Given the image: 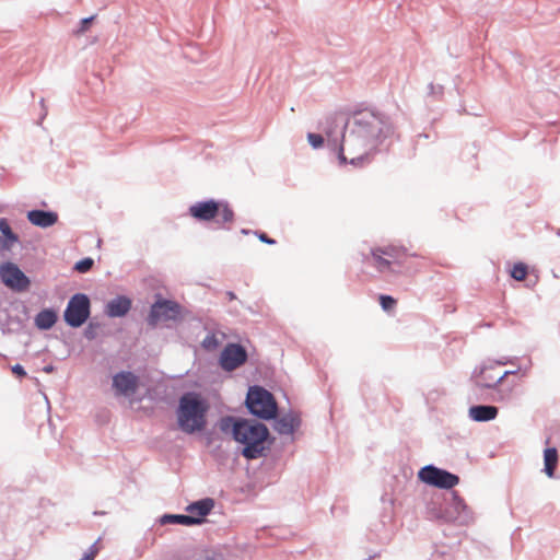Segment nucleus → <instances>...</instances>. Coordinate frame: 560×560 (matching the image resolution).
Listing matches in <instances>:
<instances>
[{
    "label": "nucleus",
    "mask_w": 560,
    "mask_h": 560,
    "mask_svg": "<svg viewBox=\"0 0 560 560\" xmlns=\"http://www.w3.org/2000/svg\"><path fill=\"white\" fill-rule=\"evenodd\" d=\"M395 135L396 128L388 115L368 108L353 112L342 126V141L351 155L348 164L362 166Z\"/></svg>",
    "instance_id": "nucleus-1"
},
{
    "label": "nucleus",
    "mask_w": 560,
    "mask_h": 560,
    "mask_svg": "<svg viewBox=\"0 0 560 560\" xmlns=\"http://www.w3.org/2000/svg\"><path fill=\"white\" fill-rule=\"evenodd\" d=\"M219 429L242 445L241 455L247 460L266 457L275 443L268 427L256 419L224 416L219 420Z\"/></svg>",
    "instance_id": "nucleus-2"
},
{
    "label": "nucleus",
    "mask_w": 560,
    "mask_h": 560,
    "mask_svg": "<svg viewBox=\"0 0 560 560\" xmlns=\"http://www.w3.org/2000/svg\"><path fill=\"white\" fill-rule=\"evenodd\" d=\"M208 411L209 402L200 393L195 390L183 393L176 408L178 429L186 434L203 431Z\"/></svg>",
    "instance_id": "nucleus-3"
},
{
    "label": "nucleus",
    "mask_w": 560,
    "mask_h": 560,
    "mask_svg": "<svg viewBox=\"0 0 560 560\" xmlns=\"http://www.w3.org/2000/svg\"><path fill=\"white\" fill-rule=\"evenodd\" d=\"M492 365L476 368L471 374V394L477 400H489L492 402L505 404L512 398V388L501 386L500 375L493 373Z\"/></svg>",
    "instance_id": "nucleus-4"
},
{
    "label": "nucleus",
    "mask_w": 560,
    "mask_h": 560,
    "mask_svg": "<svg viewBox=\"0 0 560 560\" xmlns=\"http://www.w3.org/2000/svg\"><path fill=\"white\" fill-rule=\"evenodd\" d=\"M373 267L382 275L400 276L411 270L408 264L409 257H416V254H409L402 246L387 245L371 249Z\"/></svg>",
    "instance_id": "nucleus-5"
},
{
    "label": "nucleus",
    "mask_w": 560,
    "mask_h": 560,
    "mask_svg": "<svg viewBox=\"0 0 560 560\" xmlns=\"http://www.w3.org/2000/svg\"><path fill=\"white\" fill-rule=\"evenodd\" d=\"M247 412L256 420L271 421L278 413V402L273 394L261 385H252L245 397Z\"/></svg>",
    "instance_id": "nucleus-6"
},
{
    "label": "nucleus",
    "mask_w": 560,
    "mask_h": 560,
    "mask_svg": "<svg viewBox=\"0 0 560 560\" xmlns=\"http://www.w3.org/2000/svg\"><path fill=\"white\" fill-rule=\"evenodd\" d=\"M188 213L197 221L214 220L220 228L234 220V211L224 199H205L189 206Z\"/></svg>",
    "instance_id": "nucleus-7"
},
{
    "label": "nucleus",
    "mask_w": 560,
    "mask_h": 560,
    "mask_svg": "<svg viewBox=\"0 0 560 560\" xmlns=\"http://www.w3.org/2000/svg\"><path fill=\"white\" fill-rule=\"evenodd\" d=\"M183 319V306L174 300L163 298L162 294L154 295V302L150 306L147 316L148 326L154 328L161 322L178 323Z\"/></svg>",
    "instance_id": "nucleus-8"
},
{
    "label": "nucleus",
    "mask_w": 560,
    "mask_h": 560,
    "mask_svg": "<svg viewBox=\"0 0 560 560\" xmlns=\"http://www.w3.org/2000/svg\"><path fill=\"white\" fill-rule=\"evenodd\" d=\"M91 315V300L85 293L73 294L63 311V320L71 328H79Z\"/></svg>",
    "instance_id": "nucleus-9"
},
{
    "label": "nucleus",
    "mask_w": 560,
    "mask_h": 560,
    "mask_svg": "<svg viewBox=\"0 0 560 560\" xmlns=\"http://www.w3.org/2000/svg\"><path fill=\"white\" fill-rule=\"evenodd\" d=\"M421 482L444 490H451L459 483V477L433 464L425 465L418 471Z\"/></svg>",
    "instance_id": "nucleus-10"
},
{
    "label": "nucleus",
    "mask_w": 560,
    "mask_h": 560,
    "mask_svg": "<svg viewBox=\"0 0 560 560\" xmlns=\"http://www.w3.org/2000/svg\"><path fill=\"white\" fill-rule=\"evenodd\" d=\"M474 520L470 508L457 491H452L450 499L445 501L444 523H454L460 526L468 525Z\"/></svg>",
    "instance_id": "nucleus-11"
},
{
    "label": "nucleus",
    "mask_w": 560,
    "mask_h": 560,
    "mask_svg": "<svg viewBox=\"0 0 560 560\" xmlns=\"http://www.w3.org/2000/svg\"><path fill=\"white\" fill-rule=\"evenodd\" d=\"M0 280L13 292H25L31 287L30 277L12 261H4L0 265Z\"/></svg>",
    "instance_id": "nucleus-12"
},
{
    "label": "nucleus",
    "mask_w": 560,
    "mask_h": 560,
    "mask_svg": "<svg viewBox=\"0 0 560 560\" xmlns=\"http://www.w3.org/2000/svg\"><path fill=\"white\" fill-rule=\"evenodd\" d=\"M345 121L338 118L328 117L324 132L327 139V145L337 153V159L340 165L348 164V156L346 155V143L342 141V126Z\"/></svg>",
    "instance_id": "nucleus-13"
},
{
    "label": "nucleus",
    "mask_w": 560,
    "mask_h": 560,
    "mask_svg": "<svg viewBox=\"0 0 560 560\" xmlns=\"http://www.w3.org/2000/svg\"><path fill=\"white\" fill-rule=\"evenodd\" d=\"M370 532L372 537L381 544H387L392 540L396 532L392 505L385 506L378 518L371 523Z\"/></svg>",
    "instance_id": "nucleus-14"
},
{
    "label": "nucleus",
    "mask_w": 560,
    "mask_h": 560,
    "mask_svg": "<svg viewBox=\"0 0 560 560\" xmlns=\"http://www.w3.org/2000/svg\"><path fill=\"white\" fill-rule=\"evenodd\" d=\"M248 359L244 346L236 342H229L220 353L219 364L222 370L232 372L243 365Z\"/></svg>",
    "instance_id": "nucleus-15"
},
{
    "label": "nucleus",
    "mask_w": 560,
    "mask_h": 560,
    "mask_svg": "<svg viewBox=\"0 0 560 560\" xmlns=\"http://www.w3.org/2000/svg\"><path fill=\"white\" fill-rule=\"evenodd\" d=\"M112 386L116 395L129 397L139 388V377L131 371H119L113 375Z\"/></svg>",
    "instance_id": "nucleus-16"
},
{
    "label": "nucleus",
    "mask_w": 560,
    "mask_h": 560,
    "mask_svg": "<svg viewBox=\"0 0 560 560\" xmlns=\"http://www.w3.org/2000/svg\"><path fill=\"white\" fill-rule=\"evenodd\" d=\"M273 430L277 431L280 435H290L293 434L301 425V418L298 413L293 411H289L282 416L277 413L275 419H271Z\"/></svg>",
    "instance_id": "nucleus-17"
},
{
    "label": "nucleus",
    "mask_w": 560,
    "mask_h": 560,
    "mask_svg": "<svg viewBox=\"0 0 560 560\" xmlns=\"http://www.w3.org/2000/svg\"><path fill=\"white\" fill-rule=\"evenodd\" d=\"M214 499L212 498H202L197 501H194L189 503L186 506V512H188V515L192 516L196 521L194 522L195 525H201L206 522V517L211 513V511L214 508Z\"/></svg>",
    "instance_id": "nucleus-18"
},
{
    "label": "nucleus",
    "mask_w": 560,
    "mask_h": 560,
    "mask_svg": "<svg viewBox=\"0 0 560 560\" xmlns=\"http://www.w3.org/2000/svg\"><path fill=\"white\" fill-rule=\"evenodd\" d=\"M131 307L132 300L127 295L120 294L106 303L104 313L109 318H120L125 317Z\"/></svg>",
    "instance_id": "nucleus-19"
},
{
    "label": "nucleus",
    "mask_w": 560,
    "mask_h": 560,
    "mask_svg": "<svg viewBox=\"0 0 560 560\" xmlns=\"http://www.w3.org/2000/svg\"><path fill=\"white\" fill-rule=\"evenodd\" d=\"M26 219L37 228L47 229L58 222V213L52 210L32 209L26 212Z\"/></svg>",
    "instance_id": "nucleus-20"
},
{
    "label": "nucleus",
    "mask_w": 560,
    "mask_h": 560,
    "mask_svg": "<svg viewBox=\"0 0 560 560\" xmlns=\"http://www.w3.org/2000/svg\"><path fill=\"white\" fill-rule=\"evenodd\" d=\"M499 415L498 407L487 404L472 405L468 409V417L474 422H489Z\"/></svg>",
    "instance_id": "nucleus-21"
},
{
    "label": "nucleus",
    "mask_w": 560,
    "mask_h": 560,
    "mask_svg": "<svg viewBox=\"0 0 560 560\" xmlns=\"http://www.w3.org/2000/svg\"><path fill=\"white\" fill-rule=\"evenodd\" d=\"M0 249L10 250L15 243L20 242L19 235L13 232L5 218H0Z\"/></svg>",
    "instance_id": "nucleus-22"
},
{
    "label": "nucleus",
    "mask_w": 560,
    "mask_h": 560,
    "mask_svg": "<svg viewBox=\"0 0 560 560\" xmlns=\"http://www.w3.org/2000/svg\"><path fill=\"white\" fill-rule=\"evenodd\" d=\"M58 320V313L52 307L43 308L39 311L35 318L34 325L39 330L51 329Z\"/></svg>",
    "instance_id": "nucleus-23"
},
{
    "label": "nucleus",
    "mask_w": 560,
    "mask_h": 560,
    "mask_svg": "<svg viewBox=\"0 0 560 560\" xmlns=\"http://www.w3.org/2000/svg\"><path fill=\"white\" fill-rule=\"evenodd\" d=\"M559 455L555 446L546 447L544 450V468L542 471L549 478H556V468L558 466Z\"/></svg>",
    "instance_id": "nucleus-24"
},
{
    "label": "nucleus",
    "mask_w": 560,
    "mask_h": 560,
    "mask_svg": "<svg viewBox=\"0 0 560 560\" xmlns=\"http://www.w3.org/2000/svg\"><path fill=\"white\" fill-rule=\"evenodd\" d=\"M196 520L192 518V516L188 514H171L165 513L160 516L159 523L161 525H168V524H178L184 526H194V522Z\"/></svg>",
    "instance_id": "nucleus-25"
},
{
    "label": "nucleus",
    "mask_w": 560,
    "mask_h": 560,
    "mask_svg": "<svg viewBox=\"0 0 560 560\" xmlns=\"http://www.w3.org/2000/svg\"><path fill=\"white\" fill-rule=\"evenodd\" d=\"M425 515L429 520L444 522V508L440 499H431L425 505Z\"/></svg>",
    "instance_id": "nucleus-26"
},
{
    "label": "nucleus",
    "mask_w": 560,
    "mask_h": 560,
    "mask_svg": "<svg viewBox=\"0 0 560 560\" xmlns=\"http://www.w3.org/2000/svg\"><path fill=\"white\" fill-rule=\"evenodd\" d=\"M528 273V266L525 262H515L510 271L511 278L516 281H523Z\"/></svg>",
    "instance_id": "nucleus-27"
},
{
    "label": "nucleus",
    "mask_w": 560,
    "mask_h": 560,
    "mask_svg": "<svg viewBox=\"0 0 560 560\" xmlns=\"http://www.w3.org/2000/svg\"><path fill=\"white\" fill-rule=\"evenodd\" d=\"M93 266H94L93 258L84 257L74 264L73 270L79 273H86L92 269Z\"/></svg>",
    "instance_id": "nucleus-28"
},
{
    "label": "nucleus",
    "mask_w": 560,
    "mask_h": 560,
    "mask_svg": "<svg viewBox=\"0 0 560 560\" xmlns=\"http://www.w3.org/2000/svg\"><path fill=\"white\" fill-rule=\"evenodd\" d=\"M378 300L382 310L385 312L392 311L397 303V301L392 295L388 294H381Z\"/></svg>",
    "instance_id": "nucleus-29"
},
{
    "label": "nucleus",
    "mask_w": 560,
    "mask_h": 560,
    "mask_svg": "<svg viewBox=\"0 0 560 560\" xmlns=\"http://www.w3.org/2000/svg\"><path fill=\"white\" fill-rule=\"evenodd\" d=\"M307 141H308L310 145L313 149H319V148H322L324 145L325 138L320 133L308 132L307 133Z\"/></svg>",
    "instance_id": "nucleus-30"
},
{
    "label": "nucleus",
    "mask_w": 560,
    "mask_h": 560,
    "mask_svg": "<svg viewBox=\"0 0 560 560\" xmlns=\"http://www.w3.org/2000/svg\"><path fill=\"white\" fill-rule=\"evenodd\" d=\"M219 345H220V341L214 334L207 335L201 342V346L206 350H214L219 347Z\"/></svg>",
    "instance_id": "nucleus-31"
},
{
    "label": "nucleus",
    "mask_w": 560,
    "mask_h": 560,
    "mask_svg": "<svg viewBox=\"0 0 560 560\" xmlns=\"http://www.w3.org/2000/svg\"><path fill=\"white\" fill-rule=\"evenodd\" d=\"M95 18H96V15H91V16L81 19L80 23H79V27L77 28L75 33L77 34L85 33L90 28V26H91L92 22L95 20Z\"/></svg>",
    "instance_id": "nucleus-32"
},
{
    "label": "nucleus",
    "mask_w": 560,
    "mask_h": 560,
    "mask_svg": "<svg viewBox=\"0 0 560 560\" xmlns=\"http://www.w3.org/2000/svg\"><path fill=\"white\" fill-rule=\"evenodd\" d=\"M100 327V324L90 322L85 327L83 335L88 340H94L96 338V328Z\"/></svg>",
    "instance_id": "nucleus-33"
},
{
    "label": "nucleus",
    "mask_w": 560,
    "mask_h": 560,
    "mask_svg": "<svg viewBox=\"0 0 560 560\" xmlns=\"http://www.w3.org/2000/svg\"><path fill=\"white\" fill-rule=\"evenodd\" d=\"M253 234L261 242L267 245H275L277 241L275 238H271L267 235V233L262 231H254Z\"/></svg>",
    "instance_id": "nucleus-34"
},
{
    "label": "nucleus",
    "mask_w": 560,
    "mask_h": 560,
    "mask_svg": "<svg viewBox=\"0 0 560 560\" xmlns=\"http://www.w3.org/2000/svg\"><path fill=\"white\" fill-rule=\"evenodd\" d=\"M428 94L431 95V96H436V97H441L443 95V92H444V88L443 85H435L433 83H430L428 85Z\"/></svg>",
    "instance_id": "nucleus-35"
},
{
    "label": "nucleus",
    "mask_w": 560,
    "mask_h": 560,
    "mask_svg": "<svg viewBox=\"0 0 560 560\" xmlns=\"http://www.w3.org/2000/svg\"><path fill=\"white\" fill-rule=\"evenodd\" d=\"M11 371L20 380L26 377V375H27L24 366L21 365L20 363H16V364L12 365L11 366Z\"/></svg>",
    "instance_id": "nucleus-36"
},
{
    "label": "nucleus",
    "mask_w": 560,
    "mask_h": 560,
    "mask_svg": "<svg viewBox=\"0 0 560 560\" xmlns=\"http://www.w3.org/2000/svg\"><path fill=\"white\" fill-rule=\"evenodd\" d=\"M521 371V368L516 369V370H508V371H504L501 375H500V378L501 381L503 382L509 375H513V374H516Z\"/></svg>",
    "instance_id": "nucleus-37"
},
{
    "label": "nucleus",
    "mask_w": 560,
    "mask_h": 560,
    "mask_svg": "<svg viewBox=\"0 0 560 560\" xmlns=\"http://www.w3.org/2000/svg\"><path fill=\"white\" fill-rule=\"evenodd\" d=\"M39 104H40L42 109H43V113H42V115H40V118H39V119H40V120H43V119L46 117V115H47V109H46V107H45V100H44V98H40Z\"/></svg>",
    "instance_id": "nucleus-38"
},
{
    "label": "nucleus",
    "mask_w": 560,
    "mask_h": 560,
    "mask_svg": "<svg viewBox=\"0 0 560 560\" xmlns=\"http://www.w3.org/2000/svg\"><path fill=\"white\" fill-rule=\"evenodd\" d=\"M459 113H465V114H468V115H474V116H480L481 114L480 113H477V112H470L468 109H466V107H462L459 110Z\"/></svg>",
    "instance_id": "nucleus-39"
},
{
    "label": "nucleus",
    "mask_w": 560,
    "mask_h": 560,
    "mask_svg": "<svg viewBox=\"0 0 560 560\" xmlns=\"http://www.w3.org/2000/svg\"><path fill=\"white\" fill-rule=\"evenodd\" d=\"M226 296L229 298L230 301L236 299V295H235V293L233 291H228L226 292Z\"/></svg>",
    "instance_id": "nucleus-40"
},
{
    "label": "nucleus",
    "mask_w": 560,
    "mask_h": 560,
    "mask_svg": "<svg viewBox=\"0 0 560 560\" xmlns=\"http://www.w3.org/2000/svg\"><path fill=\"white\" fill-rule=\"evenodd\" d=\"M253 232H254V231L248 230V229H242V230H241V233H242L243 235H249V234H252Z\"/></svg>",
    "instance_id": "nucleus-41"
},
{
    "label": "nucleus",
    "mask_w": 560,
    "mask_h": 560,
    "mask_svg": "<svg viewBox=\"0 0 560 560\" xmlns=\"http://www.w3.org/2000/svg\"><path fill=\"white\" fill-rule=\"evenodd\" d=\"M52 371H54V366L52 365H47V366L44 368V372H46V373H50Z\"/></svg>",
    "instance_id": "nucleus-42"
},
{
    "label": "nucleus",
    "mask_w": 560,
    "mask_h": 560,
    "mask_svg": "<svg viewBox=\"0 0 560 560\" xmlns=\"http://www.w3.org/2000/svg\"><path fill=\"white\" fill-rule=\"evenodd\" d=\"M205 560H222V558L220 556H211L207 557Z\"/></svg>",
    "instance_id": "nucleus-43"
},
{
    "label": "nucleus",
    "mask_w": 560,
    "mask_h": 560,
    "mask_svg": "<svg viewBox=\"0 0 560 560\" xmlns=\"http://www.w3.org/2000/svg\"><path fill=\"white\" fill-rule=\"evenodd\" d=\"M418 138L429 139V138H430V135L422 132V133H419V135H418Z\"/></svg>",
    "instance_id": "nucleus-44"
},
{
    "label": "nucleus",
    "mask_w": 560,
    "mask_h": 560,
    "mask_svg": "<svg viewBox=\"0 0 560 560\" xmlns=\"http://www.w3.org/2000/svg\"><path fill=\"white\" fill-rule=\"evenodd\" d=\"M94 515H104L105 512L104 511H94L93 513Z\"/></svg>",
    "instance_id": "nucleus-45"
},
{
    "label": "nucleus",
    "mask_w": 560,
    "mask_h": 560,
    "mask_svg": "<svg viewBox=\"0 0 560 560\" xmlns=\"http://www.w3.org/2000/svg\"><path fill=\"white\" fill-rule=\"evenodd\" d=\"M506 363H508V362H506V361H504V359H501V361H498V364H500V365H504V364H506Z\"/></svg>",
    "instance_id": "nucleus-46"
},
{
    "label": "nucleus",
    "mask_w": 560,
    "mask_h": 560,
    "mask_svg": "<svg viewBox=\"0 0 560 560\" xmlns=\"http://www.w3.org/2000/svg\"><path fill=\"white\" fill-rule=\"evenodd\" d=\"M506 363H508V362H506V361H504V359H501V361H498V364H500V365H504V364H506Z\"/></svg>",
    "instance_id": "nucleus-47"
},
{
    "label": "nucleus",
    "mask_w": 560,
    "mask_h": 560,
    "mask_svg": "<svg viewBox=\"0 0 560 560\" xmlns=\"http://www.w3.org/2000/svg\"><path fill=\"white\" fill-rule=\"evenodd\" d=\"M374 557H376V553H374V555H372V556H369V558H368V559H365V560H372Z\"/></svg>",
    "instance_id": "nucleus-48"
},
{
    "label": "nucleus",
    "mask_w": 560,
    "mask_h": 560,
    "mask_svg": "<svg viewBox=\"0 0 560 560\" xmlns=\"http://www.w3.org/2000/svg\"><path fill=\"white\" fill-rule=\"evenodd\" d=\"M557 235L560 236V230L557 231Z\"/></svg>",
    "instance_id": "nucleus-49"
}]
</instances>
